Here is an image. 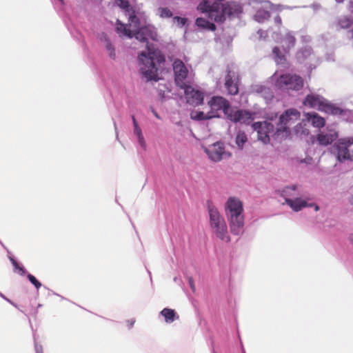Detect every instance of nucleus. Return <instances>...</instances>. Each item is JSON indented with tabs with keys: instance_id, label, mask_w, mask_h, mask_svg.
<instances>
[{
	"instance_id": "1",
	"label": "nucleus",
	"mask_w": 353,
	"mask_h": 353,
	"mask_svg": "<svg viewBox=\"0 0 353 353\" xmlns=\"http://www.w3.org/2000/svg\"><path fill=\"white\" fill-rule=\"evenodd\" d=\"M132 35L141 42L147 43L148 52H142L139 55L140 70L142 75L147 81L158 80L157 65L165 62V57L159 50L151 48L148 45L147 41L148 38L155 39L153 31L150 28L145 26L138 30L135 29Z\"/></svg>"
},
{
	"instance_id": "2",
	"label": "nucleus",
	"mask_w": 353,
	"mask_h": 353,
	"mask_svg": "<svg viewBox=\"0 0 353 353\" xmlns=\"http://www.w3.org/2000/svg\"><path fill=\"white\" fill-rule=\"evenodd\" d=\"M198 10L203 13H207L211 21L223 22L225 17L233 18L238 17L243 12L242 6L235 2H227L220 4L214 2L210 3L208 0H203L197 7Z\"/></svg>"
},
{
	"instance_id": "3",
	"label": "nucleus",
	"mask_w": 353,
	"mask_h": 353,
	"mask_svg": "<svg viewBox=\"0 0 353 353\" xmlns=\"http://www.w3.org/2000/svg\"><path fill=\"white\" fill-rule=\"evenodd\" d=\"M225 212L229 221L230 232L240 235L244 231V216L243 203L236 197H229L225 205Z\"/></svg>"
},
{
	"instance_id": "4",
	"label": "nucleus",
	"mask_w": 353,
	"mask_h": 353,
	"mask_svg": "<svg viewBox=\"0 0 353 353\" xmlns=\"http://www.w3.org/2000/svg\"><path fill=\"white\" fill-rule=\"evenodd\" d=\"M207 208L209 214V225L212 235L223 242H230L231 239L224 217L211 201H208Z\"/></svg>"
},
{
	"instance_id": "5",
	"label": "nucleus",
	"mask_w": 353,
	"mask_h": 353,
	"mask_svg": "<svg viewBox=\"0 0 353 353\" xmlns=\"http://www.w3.org/2000/svg\"><path fill=\"white\" fill-rule=\"evenodd\" d=\"M303 104L311 108H316L320 111L334 115L341 114L343 112L341 108L329 103L322 96L316 94H307L303 100Z\"/></svg>"
},
{
	"instance_id": "6",
	"label": "nucleus",
	"mask_w": 353,
	"mask_h": 353,
	"mask_svg": "<svg viewBox=\"0 0 353 353\" xmlns=\"http://www.w3.org/2000/svg\"><path fill=\"white\" fill-rule=\"evenodd\" d=\"M299 117L300 112L296 109L287 110L280 116L275 132H290V126Z\"/></svg>"
},
{
	"instance_id": "7",
	"label": "nucleus",
	"mask_w": 353,
	"mask_h": 353,
	"mask_svg": "<svg viewBox=\"0 0 353 353\" xmlns=\"http://www.w3.org/2000/svg\"><path fill=\"white\" fill-rule=\"evenodd\" d=\"M202 148L208 158L214 162L220 161L223 159L231 156L230 152L225 151L223 143L221 141H216L208 147L202 145Z\"/></svg>"
},
{
	"instance_id": "8",
	"label": "nucleus",
	"mask_w": 353,
	"mask_h": 353,
	"mask_svg": "<svg viewBox=\"0 0 353 353\" xmlns=\"http://www.w3.org/2000/svg\"><path fill=\"white\" fill-rule=\"evenodd\" d=\"M276 83L281 88L298 91L303 87V79L296 74H284L279 77Z\"/></svg>"
},
{
	"instance_id": "9",
	"label": "nucleus",
	"mask_w": 353,
	"mask_h": 353,
	"mask_svg": "<svg viewBox=\"0 0 353 353\" xmlns=\"http://www.w3.org/2000/svg\"><path fill=\"white\" fill-rule=\"evenodd\" d=\"M174 81L177 86L185 88L188 83L187 78L189 70L185 63L179 59H174L172 63Z\"/></svg>"
},
{
	"instance_id": "10",
	"label": "nucleus",
	"mask_w": 353,
	"mask_h": 353,
	"mask_svg": "<svg viewBox=\"0 0 353 353\" xmlns=\"http://www.w3.org/2000/svg\"><path fill=\"white\" fill-rule=\"evenodd\" d=\"M128 21L129 24L125 25L117 20L116 29L120 36L132 38V32L135 31V29H138L139 19L133 12L132 14H130Z\"/></svg>"
},
{
	"instance_id": "11",
	"label": "nucleus",
	"mask_w": 353,
	"mask_h": 353,
	"mask_svg": "<svg viewBox=\"0 0 353 353\" xmlns=\"http://www.w3.org/2000/svg\"><path fill=\"white\" fill-rule=\"evenodd\" d=\"M208 105L210 108V113L215 114V117H219V111L222 110L225 114H227L230 108L229 101L223 97L215 96L211 98L208 101Z\"/></svg>"
},
{
	"instance_id": "12",
	"label": "nucleus",
	"mask_w": 353,
	"mask_h": 353,
	"mask_svg": "<svg viewBox=\"0 0 353 353\" xmlns=\"http://www.w3.org/2000/svg\"><path fill=\"white\" fill-rule=\"evenodd\" d=\"M296 188V185H292L291 187H286L283 191L281 196L285 197V203L294 211L298 212L301 210L302 208L307 207V203L305 201L302 200L300 198H296L295 199H291L288 198V196H292V194L290 193V191H294Z\"/></svg>"
},
{
	"instance_id": "13",
	"label": "nucleus",
	"mask_w": 353,
	"mask_h": 353,
	"mask_svg": "<svg viewBox=\"0 0 353 353\" xmlns=\"http://www.w3.org/2000/svg\"><path fill=\"white\" fill-rule=\"evenodd\" d=\"M182 88L184 89L185 98L188 104L192 106H198L203 103L204 99L203 92L188 85Z\"/></svg>"
},
{
	"instance_id": "14",
	"label": "nucleus",
	"mask_w": 353,
	"mask_h": 353,
	"mask_svg": "<svg viewBox=\"0 0 353 353\" xmlns=\"http://www.w3.org/2000/svg\"><path fill=\"white\" fill-rule=\"evenodd\" d=\"M333 148L337 153V159L342 162L349 160L347 155L351 156V150H349V141L345 139H339L333 145Z\"/></svg>"
},
{
	"instance_id": "15",
	"label": "nucleus",
	"mask_w": 353,
	"mask_h": 353,
	"mask_svg": "<svg viewBox=\"0 0 353 353\" xmlns=\"http://www.w3.org/2000/svg\"><path fill=\"white\" fill-rule=\"evenodd\" d=\"M225 87L229 94L236 95L239 92L238 77L235 73L230 70H227L225 77Z\"/></svg>"
},
{
	"instance_id": "16",
	"label": "nucleus",
	"mask_w": 353,
	"mask_h": 353,
	"mask_svg": "<svg viewBox=\"0 0 353 353\" xmlns=\"http://www.w3.org/2000/svg\"><path fill=\"white\" fill-rule=\"evenodd\" d=\"M228 117L234 122H239L244 124H249L254 119L252 113L243 110H236L229 114Z\"/></svg>"
},
{
	"instance_id": "17",
	"label": "nucleus",
	"mask_w": 353,
	"mask_h": 353,
	"mask_svg": "<svg viewBox=\"0 0 353 353\" xmlns=\"http://www.w3.org/2000/svg\"><path fill=\"white\" fill-rule=\"evenodd\" d=\"M273 117L268 118L263 121L254 122L252 124V129L256 132H271L274 131V125L272 123Z\"/></svg>"
},
{
	"instance_id": "18",
	"label": "nucleus",
	"mask_w": 353,
	"mask_h": 353,
	"mask_svg": "<svg viewBox=\"0 0 353 353\" xmlns=\"http://www.w3.org/2000/svg\"><path fill=\"white\" fill-rule=\"evenodd\" d=\"M281 43L285 52H289L296 44V38L292 32H287L281 39Z\"/></svg>"
},
{
	"instance_id": "19",
	"label": "nucleus",
	"mask_w": 353,
	"mask_h": 353,
	"mask_svg": "<svg viewBox=\"0 0 353 353\" xmlns=\"http://www.w3.org/2000/svg\"><path fill=\"white\" fill-rule=\"evenodd\" d=\"M305 117L308 121L311 122L312 125L315 128H321L324 127L325 124V119L317 113H307Z\"/></svg>"
},
{
	"instance_id": "20",
	"label": "nucleus",
	"mask_w": 353,
	"mask_h": 353,
	"mask_svg": "<svg viewBox=\"0 0 353 353\" xmlns=\"http://www.w3.org/2000/svg\"><path fill=\"white\" fill-rule=\"evenodd\" d=\"M338 137V134H317V141L319 145L331 144Z\"/></svg>"
},
{
	"instance_id": "21",
	"label": "nucleus",
	"mask_w": 353,
	"mask_h": 353,
	"mask_svg": "<svg viewBox=\"0 0 353 353\" xmlns=\"http://www.w3.org/2000/svg\"><path fill=\"white\" fill-rule=\"evenodd\" d=\"M161 314L164 317L165 322L168 323H171L179 318L174 310L170 308L163 309L161 311Z\"/></svg>"
},
{
	"instance_id": "22",
	"label": "nucleus",
	"mask_w": 353,
	"mask_h": 353,
	"mask_svg": "<svg viewBox=\"0 0 353 353\" xmlns=\"http://www.w3.org/2000/svg\"><path fill=\"white\" fill-rule=\"evenodd\" d=\"M190 117L194 120L203 121L215 118V114L210 113V112H208L206 114H205L202 111L193 110L190 113Z\"/></svg>"
},
{
	"instance_id": "23",
	"label": "nucleus",
	"mask_w": 353,
	"mask_h": 353,
	"mask_svg": "<svg viewBox=\"0 0 353 353\" xmlns=\"http://www.w3.org/2000/svg\"><path fill=\"white\" fill-rule=\"evenodd\" d=\"M196 25L198 27H200V28H202L204 29H207L209 30H212V31H214L216 30V26L213 23L210 22L208 20H207L204 18H202V17H199L196 19Z\"/></svg>"
},
{
	"instance_id": "24",
	"label": "nucleus",
	"mask_w": 353,
	"mask_h": 353,
	"mask_svg": "<svg viewBox=\"0 0 353 353\" xmlns=\"http://www.w3.org/2000/svg\"><path fill=\"white\" fill-rule=\"evenodd\" d=\"M353 24V18L349 16H342L339 18L337 25L340 28L347 29Z\"/></svg>"
},
{
	"instance_id": "25",
	"label": "nucleus",
	"mask_w": 353,
	"mask_h": 353,
	"mask_svg": "<svg viewBox=\"0 0 353 353\" xmlns=\"http://www.w3.org/2000/svg\"><path fill=\"white\" fill-rule=\"evenodd\" d=\"M272 53L275 57V61L278 63H281L283 61H285V56L282 54L279 47H274L272 49Z\"/></svg>"
},
{
	"instance_id": "26",
	"label": "nucleus",
	"mask_w": 353,
	"mask_h": 353,
	"mask_svg": "<svg viewBox=\"0 0 353 353\" xmlns=\"http://www.w3.org/2000/svg\"><path fill=\"white\" fill-rule=\"evenodd\" d=\"M248 141V138L245 134H237L236 137V143L240 149H242L244 143Z\"/></svg>"
},
{
	"instance_id": "27",
	"label": "nucleus",
	"mask_w": 353,
	"mask_h": 353,
	"mask_svg": "<svg viewBox=\"0 0 353 353\" xmlns=\"http://www.w3.org/2000/svg\"><path fill=\"white\" fill-rule=\"evenodd\" d=\"M27 277L28 279V280L30 281V282L34 285V287L39 290L41 286V283L36 279V277L34 276H33L32 274H28L27 275Z\"/></svg>"
},
{
	"instance_id": "28",
	"label": "nucleus",
	"mask_w": 353,
	"mask_h": 353,
	"mask_svg": "<svg viewBox=\"0 0 353 353\" xmlns=\"http://www.w3.org/2000/svg\"><path fill=\"white\" fill-rule=\"evenodd\" d=\"M159 13H160V16L161 17L170 18V17H171L172 16V13L170 11V10H169L167 8H160L159 9Z\"/></svg>"
},
{
	"instance_id": "29",
	"label": "nucleus",
	"mask_w": 353,
	"mask_h": 353,
	"mask_svg": "<svg viewBox=\"0 0 353 353\" xmlns=\"http://www.w3.org/2000/svg\"><path fill=\"white\" fill-rule=\"evenodd\" d=\"M106 48L109 51L110 57L112 59H114V57H115L114 48L108 39H106Z\"/></svg>"
},
{
	"instance_id": "30",
	"label": "nucleus",
	"mask_w": 353,
	"mask_h": 353,
	"mask_svg": "<svg viewBox=\"0 0 353 353\" xmlns=\"http://www.w3.org/2000/svg\"><path fill=\"white\" fill-rule=\"evenodd\" d=\"M10 261H11L13 266L14 267V268L19 271V273L21 275H24L25 273H26V271H25L24 268L21 267L19 265V263L14 259L10 258Z\"/></svg>"
},
{
	"instance_id": "31",
	"label": "nucleus",
	"mask_w": 353,
	"mask_h": 353,
	"mask_svg": "<svg viewBox=\"0 0 353 353\" xmlns=\"http://www.w3.org/2000/svg\"><path fill=\"white\" fill-rule=\"evenodd\" d=\"M117 4L121 8L125 10L126 11L129 12V3L128 0H115Z\"/></svg>"
},
{
	"instance_id": "32",
	"label": "nucleus",
	"mask_w": 353,
	"mask_h": 353,
	"mask_svg": "<svg viewBox=\"0 0 353 353\" xmlns=\"http://www.w3.org/2000/svg\"><path fill=\"white\" fill-rule=\"evenodd\" d=\"M258 139L266 144L270 142L269 134H258Z\"/></svg>"
},
{
	"instance_id": "33",
	"label": "nucleus",
	"mask_w": 353,
	"mask_h": 353,
	"mask_svg": "<svg viewBox=\"0 0 353 353\" xmlns=\"http://www.w3.org/2000/svg\"><path fill=\"white\" fill-rule=\"evenodd\" d=\"M137 139H138V141H139V143L140 144V145L145 150V140H144V138L142 135V134H137Z\"/></svg>"
},
{
	"instance_id": "34",
	"label": "nucleus",
	"mask_w": 353,
	"mask_h": 353,
	"mask_svg": "<svg viewBox=\"0 0 353 353\" xmlns=\"http://www.w3.org/2000/svg\"><path fill=\"white\" fill-rule=\"evenodd\" d=\"M349 141V150H351V156L347 155L350 161H353V139H348Z\"/></svg>"
},
{
	"instance_id": "35",
	"label": "nucleus",
	"mask_w": 353,
	"mask_h": 353,
	"mask_svg": "<svg viewBox=\"0 0 353 353\" xmlns=\"http://www.w3.org/2000/svg\"><path fill=\"white\" fill-rule=\"evenodd\" d=\"M174 19H176L177 21L180 23L182 26L185 25V23H186V19L185 18L176 17Z\"/></svg>"
},
{
	"instance_id": "36",
	"label": "nucleus",
	"mask_w": 353,
	"mask_h": 353,
	"mask_svg": "<svg viewBox=\"0 0 353 353\" xmlns=\"http://www.w3.org/2000/svg\"><path fill=\"white\" fill-rule=\"evenodd\" d=\"M274 21L276 23H279V25L281 24L282 23V20H281V18L279 15H277L275 18H274Z\"/></svg>"
},
{
	"instance_id": "37",
	"label": "nucleus",
	"mask_w": 353,
	"mask_h": 353,
	"mask_svg": "<svg viewBox=\"0 0 353 353\" xmlns=\"http://www.w3.org/2000/svg\"><path fill=\"white\" fill-rule=\"evenodd\" d=\"M128 323H129L128 327L130 328V327H132L133 326V325L134 323V321H132V320L129 321Z\"/></svg>"
},
{
	"instance_id": "38",
	"label": "nucleus",
	"mask_w": 353,
	"mask_h": 353,
	"mask_svg": "<svg viewBox=\"0 0 353 353\" xmlns=\"http://www.w3.org/2000/svg\"><path fill=\"white\" fill-rule=\"evenodd\" d=\"M190 286H191V288L192 289V290H194V285L193 281L192 279L190 280Z\"/></svg>"
},
{
	"instance_id": "39",
	"label": "nucleus",
	"mask_w": 353,
	"mask_h": 353,
	"mask_svg": "<svg viewBox=\"0 0 353 353\" xmlns=\"http://www.w3.org/2000/svg\"><path fill=\"white\" fill-rule=\"evenodd\" d=\"M313 204L310 205V206H312ZM315 211H318L319 210V207L317 205H314Z\"/></svg>"
},
{
	"instance_id": "40",
	"label": "nucleus",
	"mask_w": 353,
	"mask_h": 353,
	"mask_svg": "<svg viewBox=\"0 0 353 353\" xmlns=\"http://www.w3.org/2000/svg\"><path fill=\"white\" fill-rule=\"evenodd\" d=\"M336 1L338 3H342V2H343L344 0H336Z\"/></svg>"
},
{
	"instance_id": "41",
	"label": "nucleus",
	"mask_w": 353,
	"mask_h": 353,
	"mask_svg": "<svg viewBox=\"0 0 353 353\" xmlns=\"http://www.w3.org/2000/svg\"><path fill=\"white\" fill-rule=\"evenodd\" d=\"M132 119H133L134 123L136 124V120H135V118L134 116L132 117Z\"/></svg>"
},
{
	"instance_id": "42",
	"label": "nucleus",
	"mask_w": 353,
	"mask_h": 353,
	"mask_svg": "<svg viewBox=\"0 0 353 353\" xmlns=\"http://www.w3.org/2000/svg\"><path fill=\"white\" fill-rule=\"evenodd\" d=\"M264 14H267V15H268V17H270V14H268V12H264Z\"/></svg>"
},
{
	"instance_id": "43",
	"label": "nucleus",
	"mask_w": 353,
	"mask_h": 353,
	"mask_svg": "<svg viewBox=\"0 0 353 353\" xmlns=\"http://www.w3.org/2000/svg\"><path fill=\"white\" fill-rule=\"evenodd\" d=\"M305 52L307 54H310V51H308V50H305Z\"/></svg>"
},
{
	"instance_id": "44",
	"label": "nucleus",
	"mask_w": 353,
	"mask_h": 353,
	"mask_svg": "<svg viewBox=\"0 0 353 353\" xmlns=\"http://www.w3.org/2000/svg\"><path fill=\"white\" fill-rule=\"evenodd\" d=\"M37 353H43V352H39V351L37 350Z\"/></svg>"
}]
</instances>
